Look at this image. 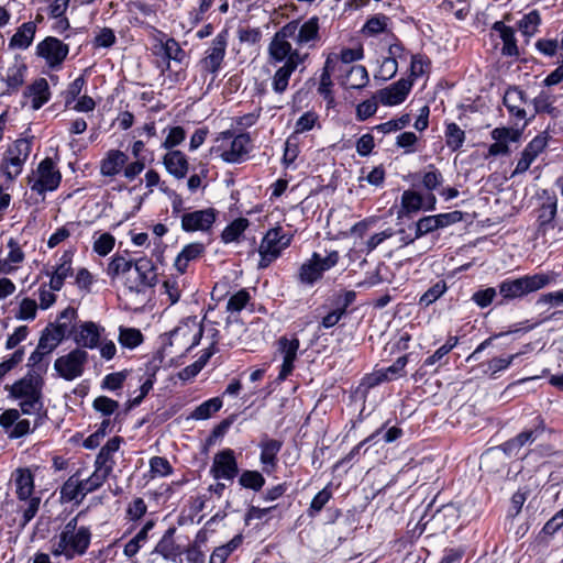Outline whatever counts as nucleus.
<instances>
[{"instance_id": "39", "label": "nucleus", "mask_w": 563, "mask_h": 563, "mask_svg": "<svg viewBox=\"0 0 563 563\" xmlns=\"http://www.w3.org/2000/svg\"><path fill=\"white\" fill-rule=\"evenodd\" d=\"M175 532L174 528H169L163 538L158 541L154 549V553L162 555L165 560L176 561V559L180 555L181 551L179 545L175 543L173 534Z\"/></svg>"}, {"instance_id": "34", "label": "nucleus", "mask_w": 563, "mask_h": 563, "mask_svg": "<svg viewBox=\"0 0 563 563\" xmlns=\"http://www.w3.org/2000/svg\"><path fill=\"white\" fill-rule=\"evenodd\" d=\"M123 439L121 437H113L110 439L99 451L96 460L95 466H100L101 468H107L109 473H112L114 467L113 455L121 446Z\"/></svg>"}, {"instance_id": "14", "label": "nucleus", "mask_w": 563, "mask_h": 563, "mask_svg": "<svg viewBox=\"0 0 563 563\" xmlns=\"http://www.w3.org/2000/svg\"><path fill=\"white\" fill-rule=\"evenodd\" d=\"M217 219L213 208L186 212L181 216V229L186 232L208 231Z\"/></svg>"}, {"instance_id": "42", "label": "nucleus", "mask_w": 563, "mask_h": 563, "mask_svg": "<svg viewBox=\"0 0 563 563\" xmlns=\"http://www.w3.org/2000/svg\"><path fill=\"white\" fill-rule=\"evenodd\" d=\"M368 73L362 65L350 66L342 80V85L349 89H361L368 82Z\"/></svg>"}, {"instance_id": "62", "label": "nucleus", "mask_w": 563, "mask_h": 563, "mask_svg": "<svg viewBox=\"0 0 563 563\" xmlns=\"http://www.w3.org/2000/svg\"><path fill=\"white\" fill-rule=\"evenodd\" d=\"M150 472L152 477H164L173 473V467L167 459L163 456H153L150 460Z\"/></svg>"}, {"instance_id": "5", "label": "nucleus", "mask_w": 563, "mask_h": 563, "mask_svg": "<svg viewBox=\"0 0 563 563\" xmlns=\"http://www.w3.org/2000/svg\"><path fill=\"white\" fill-rule=\"evenodd\" d=\"M221 142L220 157L230 164H238L246 159L252 148V140L249 133L234 135L232 131H224L218 137Z\"/></svg>"}, {"instance_id": "55", "label": "nucleus", "mask_w": 563, "mask_h": 563, "mask_svg": "<svg viewBox=\"0 0 563 563\" xmlns=\"http://www.w3.org/2000/svg\"><path fill=\"white\" fill-rule=\"evenodd\" d=\"M540 24V15L538 11H531L528 14H525L518 22V29L522 35H533L538 32V26Z\"/></svg>"}, {"instance_id": "37", "label": "nucleus", "mask_w": 563, "mask_h": 563, "mask_svg": "<svg viewBox=\"0 0 563 563\" xmlns=\"http://www.w3.org/2000/svg\"><path fill=\"white\" fill-rule=\"evenodd\" d=\"M319 31V19L317 16L310 18L305 23L300 24L299 21H291L286 24L275 35H317Z\"/></svg>"}, {"instance_id": "13", "label": "nucleus", "mask_w": 563, "mask_h": 563, "mask_svg": "<svg viewBox=\"0 0 563 563\" xmlns=\"http://www.w3.org/2000/svg\"><path fill=\"white\" fill-rule=\"evenodd\" d=\"M153 53L157 57H162V64H158L162 71L169 68L170 60L181 63L186 57L185 51L180 47L179 43L176 42L175 37H166L165 41H163V38H156V43L153 45Z\"/></svg>"}, {"instance_id": "26", "label": "nucleus", "mask_w": 563, "mask_h": 563, "mask_svg": "<svg viewBox=\"0 0 563 563\" xmlns=\"http://www.w3.org/2000/svg\"><path fill=\"white\" fill-rule=\"evenodd\" d=\"M227 42L223 37L214 40L212 45L206 51L205 58L200 65L202 70L208 73H217L223 62L225 55Z\"/></svg>"}, {"instance_id": "20", "label": "nucleus", "mask_w": 563, "mask_h": 563, "mask_svg": "<svg viewBox=\"0 0 563 563\" xmlns=\"http://www.w3.org/2000/svg\"><path fill=\"white\" fill-rule=\"evenodd\" d=\"M411 86V80L400 79L389 87L380 89L377 93V98L384 106L399 104L406 99Z\"/></svg>"}, {"instance_id": "16", "label": "nucleus", "mask_w": 563, "mask_h": 563, "mask_svg": "<svg viewBox=\"0 0 563 563\" xmlns=\"http://www.w3.org/2000/svg\"><path fill=\"white\" fill-rule=\"evenodd\" d=\"M104 328L92 321L80 323L73 333L75 343L80 349H96L100 344Z\"/></svg>"}, {"instance_id": "28", "label": "nucleus", "mask_w": 563, "mask_h": 563, "mask_svg": "<svg viewBox=\"0 0 563 563\" xmlns=\"http://www.w3.org/2000/svg\"><path fill=\"white\" fill-rule=\"evenodd\" d=\"M25 99L31 100V107L33 110H38L51 98V91L48 82L45 78L35 79L30 86L26 87L24 93Z\"/></svg>"}, {"instance_id": "10", "label": "nucleus", "mask_w": 563, "mask_h": 563, "mask_svg": "<svg viewBox=\"0 0 563 563\" xmlns=\"http://www.w3.org/2000/svg\"><path fill=\"white\" fill-rule=\"evenodd\" d=\"M537 48L548 56L556 55L562 64L551 71L543 80L544 86L551 87L563 80V37L559 43L556 38H541L536 44Z\"/></svg>"}, {"instance_id": "46", "label": "nucleus", "mask_w": 563, "mask_h": 563, "mask_svg": "<svg viewBox=\"0 0 563 563\" xmlns=\"http://www.w3.org/2000/svg\"><path fill=\"white\" fill-rule=\"evenodd\" d=\"M250 221L246 218H238L228 224L221 233L223 243L229 244L239 241L245 230L249 228Z\"/></svg>"}, {"instance_id": "64", "label": "nucleus", "mask_w": 563, "mask_h": 563, "mask_svg": "<svg viewBox=\"0 0 563 563\" xmlns=\"http://www.w3.org/2000/svg\"><path fill=\"white\" fill-rule=\"evenodd\" d=\"M250 299V292L246 289H240L228 300L227 310L230 312H240L243 308H245Z\"/></svg>"}, {"instance_id": "57", "label": "nucleus", "mask_w": 563, "mask_h": 563, "mask_svg": "<svg viewBox=\"0 0 563 563\" xmlns=\"http://www.w3.org/2000/svg\"><path fill=\"white\" fill-rule=\"evenodd\" d=\"M239 483L242 487L258 492L265 485V478L258 471H244Z\"/></svg>"}, {"instance_id": "9", "label": "nucleus", "mask_w": 563, "mask_h": 563, "mask_svg": "<svg viewBox=\"0 0 563 563\" xmlns=\"http://www.w3.org/2000/svg\"><path fill=\"white\" fill-rule=\"evenodd\" d=\"M544 431H545L544 420L541 417H537L531 427L525 429L519 434H517L515 438L503 443L500 445V449L507 455H517L519 450L522 446L533 443L536 440H538L544 433Z\"/></svg>"}, {"instance_id": "59", "label": "nucleus", "mask_w": 563, "mask_h": 563, "mask_svg": "<svg viewBox=\"0 0 563 563\" xmlns=\"http://www.w3.org/2000/svg\"><path fill=\"white\" fill-rule=\"evenodd\" d=\"M178 276H170L163 283L164 292L168 296L170 305L176 303L181 296V278Z\"/></svg>"}, {"instance_id": "2", "label": "nucleus", "mask_w": 563, "mask_h": 563, "mask_svg": "<svg viewBox=\"0 0 563 563\" xmlns=\"http://www.w3.org/2000/svg\"><path fill=\"white\" fill-rule=\"evenodd\" d=\"M156 284L157 274L153 262L147 257H141L135 261L133 272L126 276L124 287L126 295L134 297L137 303L144 305Z\"/></svg>"}, {"instance_id": "29", "label": "nucleus", "mask_w": 563, "mask_h": 563, "mask_svg": "<svg viewBox=\"0 0 563 563\" xmlns=\"http://www.w3.org/2000/svg\"><path fill=\"white\" fill-rule=\"evenodd\" d=\"M60 499L65 503H81L87 496L82 486L81 471L78 470L60 487Z\"/></svg>"}, {"instance_id": "52", "label": "nucleus", "mask_w": 563, "mask_h": 563, "mask_svg": "<svg viewBox=\"0 0 563 563\" xmlns=\"http://www.w3.org/2000/svg\"><path fill=\"white\" fill-rule=\"evenodd\" d=\"M443 181L444 178L442 173L434 165H429L422 173V186L429 191L437 190Z\"/></svg>"}, {"instance_id": "4", "label": "nucleus", "mask_w": 563, "mask_h": 563, "mask_svg": "<svg viewBox=\"0 0 563 563\" xmlns=\"http://www.w3.org/2000/svg\"><path fill=\"white\" fill-rule=\"evenodd\" d=\"M291 243V236L286 234L280 227L269 229L258 245L257 252L260 261L258 269L267 268L272 263L280 257L284 250Z\"/></svg>"}, {"instance_id": "1", "label": "nucleus", "mask_w": 563, "mask_h": 563, "mask_svg": "<svg viewBox=\"0 0 563 563\" xmlns=\"http://www.w3.org/2000/svg\"><path fill=\"white\" fill-rule=\"evenodd\" d=\"M81 515L82 512H79L71 518L64 526L59 534L52 539L51 552L54 556H64L67 560H73L87 552L91 542V530L89 527L78 525Z\"/></svg>"}, {"instance_id": "58", "label": "nucleus", "mask_w": 563, "mask_h": 563, "mask_svg": "<svg viewBox=\"0 0 563 563\" xmlns=\"http://www.w3.org/2000/svg\"><path fill=\"white\" fill-rule=\"evenodd\" d=\"M26 71V66L23 63L15 62L12 64L5 74V81L9 87L18 88L24 81V75Z\"/></svg>"}, {"instance_id": "24", "label": "nucleus", "mask_w": 563, "mask_h": 563, "mask_svg": "<svg viewBox=\"0 0 563 563\" xmlns=\"http://www.w3.org/2000/svg\"><path fill=\"white\" fill-rule=\"evenodd\" d=\"M437 198L429 194L426 199L417 191L405 190L401 195V206L407 213L417 212L421 209L434 210Z\"/></svg>"}, {"instance_id": "40", "label": "nucleus", "mask_w": 563, "mask_h": 563, "mask_svg": "<svg viewBox=\"0 0 563 563\" xmlns=\"http://www.w3.org/2000/svg\"><path fill=\"white\" fill-rule=\"evenodd\" d=\"M189 335L191 336V342H190L188 349H192L194 346L199 344V342L202 338V328L195 320L186 321L181 325L177 327L170 333V338L174 340H178V339L186 338Z\"/></svg>"}, {"instance_id": "23", "label": "nucleus", "mask_w": 563, "mask_h": 563, "mask_svg": "<svg viewBox=\"0 0 563 563\" xmlns=\"http://www.w3.org/2000/svg\"><path fill=\"white\" fill-rule=\"evenodd\" d=\"M408 364V355L398 357L390 366L378 369L367 377L368 386H375L383 382L394 380L404 376L405 367Z\"/></svg>"}, {"instance_id": "48", "label": "nucleus", "mask_w": 563, "mask_h": 563, "mask_svg": "<svg viewBox=\"0 0 563 563\" xmlns=\"http://www.w3.org/2000/svg\"><path fill=\"white\" fill-rule=\"evenodd\" d=\"M111 473L107 468L95 466V471L87 478H82V486L86 495L99 489Z\"/></svg>"}, {"instance_id": "30", "label": "nucleus", "mask_w": 563, "mask_h": 563, "mask_svg": "<svg viewBox=\"0 0 563 563\" xmlns=\"http://www.w3.org/2000/svg\"><path fill=\"white\" fill-rule=\"evenodd\" d=\"M283 446L282 441L275 439H267L261 441L260 449L261 455L260 461L263 465V471L271 474L277 466V454Z\"/></svg>"}, {"instance_id": "35", "label": "nucleus", "mask_w": 563, "mask_h": 563, "mask_svg": "<svg viewBox=\"0 0 563 563\" xmlns=\"http://www.w3.org/2000/svg\"><path fill=\"white\" fill-rule=\"evenodd\" d=\"M205 253V245L200 242L187 244L177 255L174 266L177 272L183 275L189 263L198 260Z\"/></svg>"}, {"instance_id": "8", "label": "nucleus", "mask_w": 563, "mask_h": 563, "mask_svg": "<svg viewBox=\"0 0 563 563\" xmlns=\"http://www.w3.org/2000/svg\"><path fill=\"white\" fill-rule=\"evenodd\" d=\"M31 153V143L25 139L16 140L5 152L2 162L3 174L9 179L18 177Z\"/></svg>"}, {"instance_id": "7", "label": "nucleus", "mask_w": 563, "mask_h": 563, "mask_svg": "<svg viewBox=\"0 0 563 563\" xmlns=\"http://www.w3.org/2000/svg\"><path fill=\"white\" fill-rule=\"evenodd\" d=\"M88 363V352L76 347L69 353L57 357L54 362V369L65 380L71 382L82 376Z\"/></svg>"}, {"instance_id": "33", "label": "nucleus", "mask_w": 563, "mask_h": 563, "mask_svg": "<svg viewBox=\"0 0 563 563\" xmlns=\"http://www.w3.org/2000/svg\"><path fill=\"white\" fill-rule=\"evenodd\" d=\"M519 137V133L507 128H496L492 131V139L495 141L488 148V155H507L509 153L508 142H516Z\"/></svg>"}, {"instance_id": "12", "label": "nucleus", "mask_w": 563, "mask_h": 563, "mask_svg": "<svg viewBox=\"0 0 563 563\" xmlns=\"http://www.w3.org/2000/svg\"><path fill=\"white\" fill-rule=\"evenodd\" d=\"M300 346L299 339L280 336L277 341V352L283 356V363L278 374V380H285L294 371L295 361Z\"/></svg>"}, {"instance_id": "60", "label": "nucleus", "mask_w": 563, "mask_h": 563, "mask_svg": "<svg viewBox=\"0 0 563 563\" xmlns=\"http://www.w3.org/2000/svg\"><path fill=\"white\" fill-rule=\"evenodd\" d=\"M446 290V283L444 280H439L420 297L419 303L428 307L438 300Z\"/></svg>"}, {"instance_id": "43", "label": "nucleus", "mask_w": 563, "mask_h": 563, "mask_svg": "<svg viewBox=\"0 0 563 563\" xmlns=\"http://www.w3.org/2000/svg\"><path fill=\"white\" fill-rule=\"evenodd\" d=\"M19 407L24 415H34V428L43 424L46 415H42L43 401L42 396H34L33 398L20 399Z\"/></svg>"}, {"instance_id": "45", "label": "nucleus", "mask_w": 563, "mask_h": 563, "mask_svg": "<svg viewBox=\"0 0 563 563\" xmlns=\"http://www.w3.org/2000/svg\"><path fill=\"white\" fill-rule=\"evenodd\" d=\"M18 512L22 515L20 526L24 528L37 514L40 509L41 498L37 496H30L19 499Z\"/></svg>"}, {"instance_id": "44", "label": "nucleus", "mask_w": 563, "mask_h": 563, "mask_svg": "<svg viewBox=\"0 0 563 563\" xmlns=\"http://www.w3.org/2000/svg\"><path fill=\"white\" fill-rule=\"evenodd\" d=\"M322 275L318 266V253H313L311 258L301 265L298 278L302 284L312 285L320 279Z\"/></svg>"}, {"instance_id": "56", "label": "nucleus", "mask_w": 563, "mask_h": 563, "mask_svg": "<svg viewBox=\"0 0 563 563\" xmlns=\"http://www.w3.org/2000/svg\"><path fill=\"white\" fill-rule=\"evenodd\" d=\"M48 353L42 351L40 347L30 355L27 365L32 368L27 374H37L42 377L44 373H46L48 367V361L46 356Z\"/></svg>"}, {"instance_id": "22", "label": "nucleus", "mask_w": 563, "mask_h": 563, "mask_svg": "<svg viewBox=\"0 0 563 563\" xmlns=\"http://www.w3.org/2000/svg\"><path fill=\"white\" fill-rule=\"evenodd\" d=\"M73 257L74 251L67 250L65 251L58 260V264L54 267L52 273L47 275L51 276L49 287L51 290L59 291L64 285V282L67 277L73 275Z\"/></svg>"}, {"instance_id": "21", "label": "nucleus", "mask_w": 563, "mask_h": 563, "mask_svg": "<svg viewBox=\"0 0 563 563\" xmlns=\"http://www.w3.org/2000/svg\"><path fill=\"white\" fill-rule=\"evenodd\" d=\"M7 246L9 253L5 257H0V276L14 274L25 258L24 252L15 239L10 238Z\"/></svg>"}, {"instance_id": "47", "label": "nucleus", "mask_w": 563, "mask_h": 563, "mask_svg": "<svg viewBox=\"0 0 563 563\" xmlns=\"http://www.w3.org/2000/svg\"><path fill=\"white\" fill-rule=\"evenodd\" d=\"M221 407L222 400L219 397L208 399L196 407V409L191 412L190 418L195 420H206L219 411Z\"/></svg>"}, {"instance_id": "15", "label": "nucleus", "mask_w": 563, "mask_h": 563, "mask_svg": "<svg viewBox=\"0 0 563 563\" xmlns=\"http://www.w3.org/2000/svg\"><path fill=\"white\" fill-rule=\"evenodd\" d=\"M538 235L543 236L545 240H558L561 234L554 232L558 222L554 221L556 214V200H549L544 202L538 211ZM563 227H559L561 233Z\"/></svg>"}, {"instance_id": "41", "label": "nucleus", "mask_w": 563, "mask_h": 563, "mask_svg": "<svg viewBox=\"0 0 563 563\" xmlns=\"http://www.w3.org/2000/svg\"><path fill=\"white\" fill-rule=\"evenodd\" d=\"M134 263L135 261L130 258L128 255L117 253L111 257L108 264V267L106 269L107 275L111 279H115L121 275L130 274L132 268H134Z\"/></svg>"}, {"instance_id": "36", "label": "nucleus", "mask_w": 563, "mask_h": 563, "mask_svg": "<svg viewBox=\"0 0 563 563\" xmlns=\"http://www.w3.org/2000/svg\"><path fill=\"white\" fill-rule=\"evenodd\" d=\"M67 332V324L59 323L53 330L46 329L38 341L37 347L41 349V352L44 351L46 353H52L58 344L63 341Z\"/></svg>"}, {"instance_id": "54", "label": "nucleus", "mask_w": 563, "mask_h": 563, "mask_svg": "<svg viewBox=\"0 0 563 563\" xmlns=\"http://www.w3.org/2000/svg\"><path fill=\"white\" fill-rule=\"evenodd\" d=\"M36 313H37L36 301L31 298H23L19 302L18 308L14 311V317L18 320L32 321L36 318Z\"/></svg>"}, {"instance_id": "61", "label": "nucleus", "mask_w": 563, "mask_h": 563, "mask_svg": "<svg viewBox=\"0 0 563 563\" xmlns=\"http://www.w3.org/2000/svg\"><path fill=\"white\" fill-rule=\"evenodd\" d=\"M331 498L332 490L330 488V485H328L312 498L310 507L308 509V515L310 517H314L323 509V507Z\"/></svg>"}, {"instance_id": "31", "label": "nucleus", "mask_w": 563, "mask_h": 563, "mask_svg": "<svg viewBox=\"0 0 563 563\" xmlns=\"http://www.w3.org/2000/svg\"><path fill=\"white\" fill-rule=\"evenodd\" d=\"M163 163L167 172L177 179H183L188 174L189 163L187 156L178 150L167 152L163 157Z\"/></svg>"}, {"instance_id": "38", "label": "nucleus", "mask_w": 563, "mask_h": 563, "mask_svg": "<svg viewBox=\"0 0 563 563\" xmlns=\"http://www.w3.org/2000/svg\"><path fill=\"white\" fill-rule=\"evenodd\" d=\"M15 493L19 499H23L33 495L34 476L29 468H18L14 474Z\"/></svg>"}, {"instance_id": "6", "label": "nucleus", "mask_w": 563, "mask_h": 563, "mask_svg": "<svg viewBox=\"0 0 563 563\" xmlns=\"http://www.w3.org/2000/svg\"><path fill=\"white\" fill-rule=\"evenodd\" d=\"M62 180V174L55 162L51 157L44 158L36 170L29 178L32 191L44 195L47 191H54L58 188Z\"/></svg>"}, {"instance_id": "25", "label": "nucleus", "mask_w": 563, "mask_h": 563, "mask_svg": "<svg viewBox=\"0 0 563 563\" xmlns=\"http://www.w3.org/2000/svg\"><path fill=\"white\" fill-rule=\"evenodd\" d=\"M503 102L511 117L518 121L526 120L525 104L527 99L522 90L517 87L508 88L504 95Z\"/></svg>"}, {"instance_id": "51", "label": "nucleus", "mask_w": 563, "mask_h": 563, "mask_svg": "<svg viewBox=\"0 0 563 563\" xmlns=\"http://www.w3.org/2000/svg\"><path fill=\"white\" fill-rule=\"evenodd\" d=\"M119 342L122 346L134 349L143 342V334L135 328H119Z\"/></svg>"}, {"instance_id": "50", "label": "nucleus", "mask_w": 563, "mask_h": 563, "mask_svg": "<svg viewBox=\"0 0 563 563\" xmlns=\"http://www.w3.org/2000/svg\"><path fill=\"white\" fill-rule=\"evenodd\" d=\"M80 223L69 221L63 227L58 228L47 240V246L54 249L64 241H66L78 228Z\"/></svg>"}, {"instance_id": "18", "label": "nucleus", "mask_w": 563, "mask_h": 563, "mask_svg": "<svg viewBox=\"0 0 563 563\" xmlns=\"http://www.w3.org/2000/svg\"><path fill=\"white\" fill-rule=\"evenodd\" d=\"M43 378L37 374H26L10 388V395L15 399L42 396Z\"/></svg>"}, {"instance_id": "63", "label": "nucleus", "mask_w": 563, "mask_h": 563, "mask_svg": "<svg viewBox=\"0 0 563 563\" xmlns=\"http://www.w3.org/2000/svg\"><path fill=\"white\" fill-rule=\"evenodd\" d=\"M115 239L110 233H102L99 238H97L93 242V251L100 255H108L114 247Z\"/></svg>"}, {"instance_id": "17", "label": "nucleus", "mask_w": 563, "mask_h": 563, "mask_svg": "<svg viewBox=\"0 0 563 563\" xmlns=\"http://www.w3.org/2000/svg\"><path fill=\"white\" fill-rule=\"evenodd\" d=\"M37 54L46 60L49 67H55L66 58L68 46L57 37H45L37 45Z\"/></svg>"}, {"instance_id": "53", "label": "nucleus", "mask_w": 563, "mask_h": 563, "mask_svg": "<svg viewBox=\"0 0 563 563\" xmlns=\"http://www.w3.org/2000/svg\"><path fill=\"white\" fill-rule=\"evenodd\" d=\"M411 118L408 113L400 115L399 118L391 119L387 122L375 125L372 130L382 134H387L396 131H400L410 124Z\"/></svg>"}, {"instance_id": "3", "label": "nucleus", "mask_w": 563, "mask_h": 563, "mask_svg": "<svg viewBox=\"0 0 563 563\" xmlns=\"http://www.w3.org/2000/svg\"><path fill=\"white\" fill-rule=\"evenodd\" d=\"M553 278L549 274L538 273L525 275L519 278H507L498 285L499 295L503 301H510L522 298L531 292L538 291L551 284Z\"/></svg>"}, {"instance_id": "49", "label": "nucleus", "mask_w": 563, "mask_h": 563, "mask_svg": "<svg viewBox=\"0 0 563 563\" xmlns=\"http://www.w3.org/2000/svg\"><path fill=\"white\" fill-rule=\"evenodd\" d=\"M465 141V132L454 122L445 126V142L450 150L457 151Z\"/></svg>"}, {"instance_id": "19", "label": "nucleus", "mask_w": 563, "mask_h": 563, "mask_svg": "<svg viewBox=\"0 0 563 563\" xmlns=\"http://www.w3.org/2000/svg\"><path fill=\"white\" fill-rule=\"evenodd\" d=\"M269 58L275 63L285 62L288 64L290 59H295L298 55L301 58V64L308 57L307 53H301L297 48H292L290 43L286 41V37H273L268 46Z\"/></svg>"}, {"instance_id": "11", "label": "nucleus", "mask_w": 563, "mask_h": 563, "mask_svg": "<svg viewBox=\"0 0 563 563\" xmlns=\"http://www.w3.org/2000/svg\"><path fill=\"white\" fill-rule=\"evenodd\" d=\"M210 473L216 479L233 481L239 473L233 450L225 449L218 452L214 455Z\"/></svg>"}, {"instance_id": "27", "label": "nucleus", "mask_w": 563, "mask_h": 563, "mask_svg": "<svg viewBox=\"0 0 563 563\" xmlns=\"http://www.w3.org/2000/svg\"><path fill=\"white\" fill-rule=\"evenodd\" d=\"M128 155L119 150H110L100 162V174L104 177H114L123 172L128 163Z\"/></svg>"}, {"instance_id": "32", "label": "nucleus", "mask_w": 563, "mask_h": 563, "mask_svg": "<svg viewBox=\"0 0 563 563\" xmlns=\"http://www.w3.org/2000/svg\"><path fill=\"white\" fill-rule=\"evenodd\" d=\"M301 65V58L296 55L288 64H284L272 77V88L276 93H284L289 85V79L297 67Z\"/></svg>"}]
</instances>
